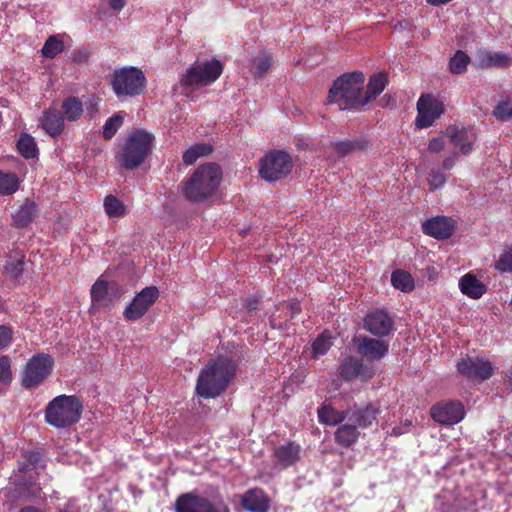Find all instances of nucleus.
<instances>
[{
    "label": "nucleus",
    "instance_id": "nucleus-1",
    "mask_svg": "<svg viewBox=\"0 0 512 512\" xmlns=\"http://www.w3.org/2000/svg\"><path fill=\"white\" fill-rule=\"evenodd\" d=\"M365 77L361 72L345 73L338 77L329 90L327 104H336L340 110H357L367 104L364 96Z\"/></svg>",
    "mask_w": 512,
    "mask_h": 512
},
{
    "label": "nucleus",
    "instance_id": "nucleus-2",
    "mask_svg": "<svg viewBox=\"0 0 512 512\" xmlns=\"http://www.w3.org/2000/svg\"><path fill=\"white\" fill-rule=\"evenodd\" d=\"M235 372L232 360L219 357L210 362L200 373L196 391L203 398H215L228 386Z\"/></svg>",
    "mask_w": 512,
    "mask_h": 512
},
{
    "label": "nucleus",
    "instance_id": "nucleus-3",
    "mask_svg": "<svg viewBox=\"0 0 512 512\" xmlns=\"http://www.w3.org/2000/svg\"><path fill=\"white\" fill-rule=\"evenodd\" d=\"M222 180V171L217 164L199 166L184 182L183 194L191 202H201L211 197Z\"/></svg>",
    "mask_w": 512,
    "mask_h": 512
},
{
    "label": "nucleus",
    "instance_id": "nucleus-4",
    "mask_svg": "<svg viewBox=\"0 0 512 512\" xmlns=\"http://www.w3.org/2000/svg\"><path fill=\"white\" fill-rule=\"evenodd\" d=\"M222 72L223 65L219 60L195 61L180 77L181 93L189 97L195 90L214 83Z\"/></svg>",
    "mask_w": 512,
    "mask_h": 512
},
{
    "label": "nucleus",
    "instance_id": "nucleus-5",
    "mask_svg": "<svg viewBox=\"0 0 512 512\" xmlns=\"http://www.w3.org/2000/svg\"><path fill=\"white\" fill-rule=\"evenodd\" d=\"M82 402L75 395H59L45 409L46 422L58 429L67 428L81 418Z\"/></svg>",
    "mask_w": 512,
    "mask_h": 512
},
{
    "label": "nucleus",
    "instance_id": "nucleus-6",
    "mask_svg": "<svg viewBox=\"0 0 512 512\" xmlns=\"http://www.w3.org/2000/svg\"><path fill=\"white\" fill-rule=\"evenodd\" d=\"M154 136L145 130H135L126 139L117 158L125 169L138 167L151 152Z\"/></svg>",
    "mask_w": 512,
    "mask_h": 512
},
{
    "label": "nucleus",
    "instance_id": "nucleus-7",
    "mask_svg": "<svg viewBox=\"0 0 512 512\" xmlns=\"http://www.w3.org/2000/svg\"><path fill=\"white\" fill-rule=\"evenodd\" d=\"M54 359L47 353L34 354L25 364L21 373V385L25 389L39 387L51 375Z\"/></svg>",
    "mask_w": 512,
    "mask_h": 512
},
{
    "label": "nucleus",
    "instance_id": "nucleus-8",
    "mask_svg": "<svg viewBox=\"0 0 512 512\" xmlns=\"http://www.w3.org/2000/svg\"><path fill=\"white\" fill-rule=\"evenodd\" d=\"M146 85L144 73L133 66L115 70L112 87L118 97L136 96L143 92Z\"/></svg>",
    "mask_w": 512,
    "mask_h": 512
},
{
    "label": "nucleus",
    "instance_id": "nucleus-9",
    "mask_svg": "<svg viewBox=\"0 0 512 512\" xmlns=\"http://www.w3.org/2000/svg\"><path fill=\"white\" fill-rule=\"evenodd\" d=\"M292 167V158L287 152L274 150L260 160L259 173L264 180L273 182L286 177Z\"/></svg>",
    "mask_w": 512,
    "mask_h": 512
},
{
    "label": "nucleus",
    "instance_id": "nucleus-10",
    "mask_svg": "<svg viewBox=\"0 0 512 512\" xmlns=\"http://www.w3.org/2000/svg\"><path fill=\"white\" fill-rule=\"evenodd\" d=\"M175 508L176 512H230L221 499H210L192 492L179 496Z\"/></svg>",
    "mask_w": 512,
    "mask_h": 512
},
{
    "label": "nucleus",
    "instance_id": "nucleus-11",
    "mask_svg": "<svg viewBox=\"0 0 512 512\" xmlns=\"http://www.w3.org/2000/svg\"><path fill=\"white\" fill-rule=\"evenodd\" d=\"M446 136L452 145L454 155H469L477 141L475 128L464 125H449L446 127Z\"/></svg>",
    "mask_w": 512,
    "mask_h": 512
},
{
    "label": "nucleus",
    "instance_id": "nucleus-12",
    "mask_svg": "<svg viewBox=\"0 0 512 512\" xmlns=\"http://www.w3.org/2000/svg\"><path fill=\"white\" fill-rule=\"evenodd\" d=\"M159 297L156 286H148L137 293L125 308L123 315L126 320L136 321L143 317Z\"/></svg>",
    "mask_w": 512,
    "mask_h": 512
},
{
    "label": "nucleus",
    "instance_id": "nucleus-13",
    "mask_svg": "<svg viewBox=\"0 0 512 512\" xmlns=\"http://www.w3.org/2000/svg\"><path fill=\"white\" fill-rule=\"evenodd\" d=\"M443 113L442 101L430 94L422 95L417 101L415 125L420 129L430 127Z\"/></svg>",
    "mask_w": 512,
    "mask_h": 512
},
{
    "label": "nucleus",
    "instance_id": "nucleus-14",
    "mask_svg": "<svg viewBox=\"0 0 512 512\" xmlns=\"http://www.w3.org/2000/svg\"><path fill=\"white\" fill-rule=\"evenodd\" d=\"M122 293L123 289L117 282H107L100 278L91 287L92 307H109Z\"/></svg>",
    "mask_w": 512,
    "mask_h": 512
},
{
    "label": "nucleus",
    "instance_id": "nucleus-15",
    "mask_svg": "<svg viewBox=\"0 0 512 512\" xmlns=\"http://www.w3.org/2000/svg\"><path fill=\"white\" fill-rule=\"evenodd\" d=\"M460 374L471 380L484 381L494 373V367L490 361L483 357H465L458 364Z\"/></svg>",
    "mask_w": 512,
    "mask_h": 512
},
{
    "label": "nucleus",
    "instance_id": "nucleus-16",
    "mask_svg": "<svg viewBox=\"0 0 512 512\" xmlns=\"http://www.w3.org/2000/svg\"><path fill=\"white\" fill-rule=\"evenodd\" d=\"M434 421L443 425H454L465 417V409L459 401L440 402L434 405L430 411Z\"/></svg>",
    "mask_w": 512,
    "mask_h": 512
},
{
    "label": "nucleus",
    "instance_id": "nucleus-17",
    "mask_svg": "<svg viewBox=\"0 0 512 512\" xmlns=\"http://www.w3.org/2000/svg\"><path fill=\"white\" fill-rule=\"evenodd\" d=\"M357 351L368 360H381L389 351V344L386 341L360 336L356 339Z\"/></svg>",
    "mask_w": 512,
    "mask_h": 512
},
{
    "label": "nucleus",
    "instance_id": "nucleus-18",
    "mask_svg": "<svg viewBox=\"0 0 512 512\" xmlns=\"http://www.w3.org/2000/svg\"><path fill=\"white\" fill-rule=\"evenodd\" d=\"M339 374L344 380L359 378L362 381H366L374 376L375 371L373 367L365 364L362 360L350 357L342 362Z\"/></svg>",
    "mask_w": 512,
    "mask_h": 512
},
{
    "label": "nucleus",
    "instance_id": "nucleus-19",
    "mask_svg": "<svg viewBox=\"0 0 512 512\" xmlns=\"http://www.w3.org/2000/svg\"><path fill=\"white\" fill-rule=\"evenodd\" d=\"M380 414L379 407L368 404L365 407L353 406L347 409V420L354 423L358 428L367 429L377 421Z\"/></svg>",
    "mask_w": 512,
    "mask_h": 512
},
{
    "label": "nucleus",
    "instance_id": "nucleus-20",
    "mask_svg": "<svg viewBox=\"0 0 512 512\" xmlns=\"http://www.w3.org/2000/svg\"><path fill=\"white\" fill-rule=\"evenodd\" d=\"M364 326L371 334L383 337L392 331L393 321L385 311L376 310L366 315Z\"/></svg>",
    "mask_w": 512,
    "mask_h": 512
},
{
    "label": "nucleus",
    "instance_id": "nucleus-21",
    "mask_svg": "<svg viewBox=\"0 0 512 512\" xmlns=\"http://www.w3.org/2000/svg\"><path fill=\"white\" fill-rule=\"evenodd\" d=\"M422 231L435 239H447L454 231V221L445 216H437L422 224Z\"/></svg>",
    "mask_w": 512,
    "mask_h": 512
},
{
    "label": "nucleus",
    "instance_id": "nucleus-22",
    "mask_svg": "<svg viewBox=\"0 0 512 512\" xmlns=\"http://www.w3.org/2000/svg\"><path fill=\"white\" fill-rule=\"evenodd\" d=\"M241 504L249 512H268L269 510V498L259 488L246 491L241 497Z\"/></svg>",
    "mask_w": 512,
    "mask_h": 512
},
{
    "label": "nucleus",
    "instance_id": "nucleus-23",
    "mask_svg": "<svg viewBox=\"0 0 512 512\" xmlns=\"http://www.w3.org/2000/svg\"><path fill=\"white\" fill-rule=\"evenodd\" d=\"M511 60L503 52H492L487 49H480L476 53V63L480 68L507 67Z\"/></svg>",
    "mask_w": 512,
    "mask_h": 512
},
{
    "label": "nucleus",
    "instance_id": "nucleus-24",
    "mask_svg": "<svg viewBox=\"0 0 512 512\" xmlns=\"http://www.w3.org/2000/svg\"><path fill=\"white\" fill-rule=\"evenodd\" d=\"M41 128L51 137L59 136L64 130V117L56 109H48L40 118Z\"/></svg>",
    "mask_w": 512,
    "mask_h": 512
},
{
    "label": "nucleus",
    "instance_id": "nucleus-25",
    "mask_svg": "<svg viewBox=\"0 0 512 512\" xmlns=\"http://www.w3.org/2000/svg\"><path fill=\"white\" fill-rule=\"evenodd\" d=\"M300 453V445L295 442H289L275 449L274 457L279 466L286 468L294 465L300 459Z\"/></svg>",
    "mask_w": 512,
    "mask_h": 512
},
{
    "label": "nucleus",
    "instance_id": "nucleus-26",
    "mask_svg": "<svg viewBox=\"0 0 512 512\" xmlns=\"http://www.w3.org/2000/svg\"><path fill=\"white\" fill-rule=\"evenodd\" d=\"M2 273L11 280L18 279L24 269V255L21 252H14L4 257L0 265Z\"/></svg>",
    "mask_w": 512,
    "mask_h": 512
},
{
    "label": "nucleus",
    "instance_id": "nucleus-27",
    "mask_svg": "<svg viewBox=\"0 0 512 512\" xmlns=\"http://www.w3.org/2000/svg\"><path fill=\"white\" fill-rule=\"evenodd\" d=\"M460 291L469 298L479 299L486 292V286L475 275L467 273L459 280Z\"/></svg>",
    "mask_w": 512,
    "mask_h": 512
},
{
    "label": "nucleus",
    "instance_id": "nucleus-28",
    "mask_svg": "<svg viewBox=\"0 0 512 512\" xmlns=\"http://www.w3.org/2000/svg\"><path fill=\"white\" fill-rule=\"evenodd\" d=\"M359 435L358 427L347 420L346 423L341 424L337 428L335 432V439L339 445L348 447L357 441Z\"/></svg>",
    "mask_w": 512,
    "mask_h": 512
},
{
    "label": "nucleus",
    "instance_id": "nucleus-29",
    "mask_svg": "<svg viewBox=\"0 0 512 512\" xmlns=\"http://www.w3.org/2000/svg\"><path fill=\"white\" fill-rule=\"evenodd\" d=\"M318 418L322 424L335 426L347 420V410L339 411L330 404H324L318 409Z\"/></svg>",
    "mask_w": 512,
    "mask_h": 512
},
{
    "label": "nucleus",
    "instance_id": "nucleus-30",
    "mask_svg": "<svg viewBox=\"0 0 512 512\" xmlns=\"http://www.w3.org/2000/svg\"><path fill=\"white\" fill-rule=\"evenodd\" d=\"M387 85V76L385 73H377L370 77L367 89L364 90V96L367 99V104L379 96Z\"/></svg>",
    "mask_w": 512,
    "mask_h": 512
},
{
    "label": "nucleus",
    "instance_id": "nucleus-31",
    "mask_svg": "<svg viewBox=\"0 0 512 512\" xmlns=\"http://www.w3.org/2000/svg\"><path fill=\"white\" fill-rule=\"evenodd\" d=\"M83 114V104L77 97H68L62 103V115L68 121H77Z\"/></svg>",
    "mask_w": 512,
    "mask_h": 512
},
{
    "label": "nucleus",
    "instance_id": "nucleus-32",
    "mask_svg": "<svg viewBox=\"0 0 512 512\" xmlns=\"http://www.w3.org/2000/svg\"><path fill=\"white\" fill-rule=\"evenodd\" d=\"M212 152V146L206 143H199L189 147L182 156L185 165H193L200 157L207 156Z\"/></svg>",
    "mask_w": 512,
    "mask_h": 512
},
{
    "label": "nucleus",
    "instance_id": "nucleus-33",
    "mask_svg": "<svg viewBox=\"0 0 512 512\" xmlns=\"http://www.w3.org/2000/svg\"><path fill=\"white\" fill-rule=\"evenodd\" d=\"M19 186L20 179L15 173L0 170V195H12L19 189Z\"/></svg>",
    "mask_w": 512,
    "mask_h": 512
},
{
    "label": "nucleus",
    "instance_id": "nucleus-34",
    "mask_svg": "<svg viewBox=\"0 0 512 512\" xmlns=\"http://www.w3.org/2000/svg\"><path fill=\"white\" fill-rule=\"evenodd\" d=\"M36 206L32 202L24 203L13 215V224L16 227L27 226L35 216Z\"/></svg>",
    "mask_w": 512,
    "mask_h": 512
},
{
    "label": "nucleus",
    "instance_id": "nucleus-35",
    "mask_svg": "<svg viewBox=\"0 0 512 512\" xmlns=\"http://www.w3.org/2000/svg\"><path fill=\"white\" fill-rule=\"evenodd\" d=\"M391 283L395 289L402 292H410L414 289V279L406 271L398 269L391 275Z\"/></svg>",
    "mask_w": 512,
    "mask_h": 512
},
{
    "label": "nucleus",
    "instance_id": "nucleus-36",
    "mask_svg": "<svg viewBox=\"0 0 512 512\" xmlns=\"http://www.w3.org/2000/svg\"><path fill=\"white\" fill-rule=\"evenodd\" d=\"M64 35L50 36L41 49V54L45 58H54L64 50Z\"/></svg>",
    "mask_w": 512,
    "mask_h": 512
},
{
    "label": "nucleus",
    "instance_id": "nucleus-37",
    "mask_svg": "<svg viewBox=\"0 0 512 512\" xmlns=\"http://www.w3.org/2000/svg\"><path fill=\"white\" fill-rule=\"evenodd\" d=\"M104 210L110 218L123 217L127 210L124 203L114 195H108L104 199Z\"/></svg>",
    "mask_w": 512,
    "mask_h": 512
},
{
    "label": "nucleus",
    "instance_id": "nucleus-38",
    "mask_svg": "<svg viewBox=\"0 0 512 512\" xmlns=\"http://www.w3.org/2000/svg\"><path fill=\"white\" fill-rule=\"evenodd\" d=\"M17 149L26 159L35 158L38 152L34 138L26 133L20 135L17 142Z\"/></svg>",
    "mask_w": 512,
    "mask_h": 512
},
{
    "label": "nucleus",
    "instance_id": "nucleus-39",
    "mask_svg": "<svg viewBox=\"0 0 512 512\" xmlns=\"http://www.w3.org/2000/svg\"><path fill=\"white\" fill-rule=\"evenodd\" d=\"M367 144V141L361 139L339 141L334 143V150L339 156H346L355 150L364 149Z\"/></svg>",
    "mask_w": 512,
    "mask_h": 512
},
{
    "label": "nucleus",
    "instance_id": "nucleus-40",
    "mask_svg": "<svg viewBox=\"0 0 512 512\" xmlns=\"http://www.w3.org/2000/svg\"><path fill=\"white\" fill-rule=\"evenodd\" d=\"M332 334L329 331L321 333L312 344V352L314 356H320L327 353L332 346Z\"/></svg>",
    "mask_w": 512,
    "mask_h": 512
},
{
    "label": "nucleus",
    "instance_id": "nucleus-41",
    "mask_svg": "<svg viewBox=\"0 0 512 512\" xmlns=\"http://www.w3.org/2000/svg\"><path fill=\"white\" fill-rule=\"evenodd\" d=\"M470 57L463 51H457L450 59L449 68L453 74H462L467 70Z\"/></svg>",
    "mask_w": 512,
    "mask_h": 512
},
{
    "label": "nucleus",
    "instance_id": "nucleus-42",
    "mask_svg": "<svg viewBox=\"0 0 512 512\" xmlns=\"http://www.w3.org/2000/svg\"><path fill=\"white\" fill-rule=\"evenodd\" d=\"M272 65V58L269 54L261 52L253 60V72L258 77H263Z\"/></svg>",
    "mask_w": 512,
    "mask_h": 512
},
{
    "label": "nucleus",
    "instance_id": "nucleus-43",
    "mask_svg": "<svg viewBox=\"0 0 512 512\" xmlns=\"http://www.w3.org/2000/svg\"><path fill=\"white\" fill-rule=\"evenodd\" d=\"M12 380V360L8 355H0V383L8 386Z\"/></svg>",
    "mask_w": 512,
    "mask_h": 512
},
{
    "label": "nucleus",
    "instance_id": "nucleus-44",
    "mask_svg": "<svg viewBox=\"0 0 512 512\" xmlns=\"http://www.w3.org/2000/svg\"><path fill=\"white\" fill-rule=\"evenodd\" d=\"M123 123V117L120 114H116L113 117H110L104 125L103 128V136L106 139H111L117 130L121 127Z\"/></svg>",
    "mask_w": 512,
    "mask_h": 512
},
{
    "label": "nucleus",
    "instance_id": "nucleus-45",
    "mask_svg": "<svg viewBox=\"0 0 512 512\" xmlns=\"http://www.w3.org/2000/svg\"><path fill=\"white\" fill-rule=\"evenodd\" d=\"M448 138L446 136V129L442 131L438 136L433 137L429 140L427 150L430 153L438 154L444 150Z\"/></svg>",
    "mask_w": 512,
    "mask_h": 512
},
{
    "label": "nucleus",
    "instance_id": "nucleus-46",
    "mask_svg": "<svg viewBox=\"0 0 512 512\" xmlns=\"http://www.w3.org/2000/svg\"><path fill=\"white\" fill-rule=\"evenodd\" d=\"M494 115L501 121H506L512 118V102L502 101L494 109Z\"/></svg>",
    "mask_w": 512,
    "mask_h": 512
},
{
    "label": "nucleus",
    "instance_id": "nucleus-47",
    "mask_svg": "<svg viewBox=\"0 0 512 512\" xmlns=\"http://www.w3.org/2000/svg\"><path fill=\"white\" fill-rule=\"evenodd\" d=\"M496 268L501 272H512V248L504 251L500 256Z\"/></svg>",
    "mask_w": 512,
    "mask_h": 512
},
{
    "label": "nucleus",
    "instance_id": "nucleus-48",
    "mask_svg": "<svg viewBox=\"0 0 512 512\" xmlns=\"http://www.w3.org/2000/svg\"><path fill=\"white\" fill-rule=\"evenodd\" d=\"M14 331L11 327L0 325V351L7 349L13 341Z\"/></svg>",
    "mask_w": 512,
    "mask_h": 512
},
{
    "label": "nucleus",
    "instance_id": "nucleus-49",
    "mask_svg": "<svg viewBox=\"0 0 512 512\" xmlns=\"http://www.w3.org/2000/svg\"><path fill=\"white\" fill-rule=\"evenodd\" d=\"M446 182L445 175L440 171H432L428 177V183L432 189H439Z\"/></svg>",
    "mask_w": 512,
    "mask_h": 512
},
{
    "label": "nucleus",
    "instance_id": "nucleus-50",
    "mask_svg": "<svg viewBox=\"0 0 512 512\" xmlns=\"http://www.w3.org/2000/svg\"><path fill=\"white\" fill-rule=\"evenodd\" d=\"M40 460L39 453L32 452L26 456V461L19 464L20 471H28L31 469V466H35Z\"/></svg>",
    "mask_w": 512,
    "mask_h": 512
},
{
    "label": "nucleus",
    "instance_id": "nucleus-51",
    "mask_svg": "<svg viewBox=\"0 0 512 512\" xmlns=\"http://www.w3.org/2000/svg\"><path fill=\"white\" fill-rule=\"evenodd\" d=\"M457 155H454V152L452 151V155L450 156H447L443 162H442V167L445 169V170H450L453 168V166L455 165V157Z\"/></svg>",
    "mask_w": 512,
    "mask_h": 512
},
{
    "label": "nucleus",
    "instance_id": "nucleus-52",
    "mask_svg": "<svg viewBox=\"0 0 512 512\" xmlns=\"http://www.w3.org/2000/svg\"><path fill=\"white\" fill-rule=\"evenodd\" d=\"M410 425H411V422L406 421L404 423L403 427H394L391 431V435L399 436L403 433L408 432Z\"/></svg>",
    "mask_w": 512,
    "mask_h": 512
},
{
    "label": "nucleus",
    "instance_id": "nucleus-53",
    "mask_svg": "<svg viewBox=\"0 0 512 512\" xmlns=\"http://www.w3.org/2000/svg\"><path fill=\"white\" fill-rule=\"evenodd\" d=\"M109 6L115 11H120L124 8L126 0H108Z\"/></svg>",
    "mask_w": 512,
    "mask_h": 512
},
{
    "label": "nucleus",
    "instance_id": "nucleus-54",
    "mask_svg": "<svg viewBox=\"0 0 512 512\" xmlns=\"http://www.w3.org/2000/svg\"><path fill=\"white\" fill-rule=\"evenodd\" d=\"M296 146L298 149L300 150H306V149H309L310 147V143L308 140L306 139H303V138H299L297 139L296 141Z\"/></svg>",
    "mask_w": 512,
    "mask_h": 512
},
{
    "label": "nucleus",
    "instance_id": "nucleus-55",
    "mask_svg": "<svg viewBox=\"0 0 512 512\" xmlns=\"http://www.w3.org/2000/svg\"><path fill=\"white\" fill-rule=\"evenodd\" d=\"M19 512H43L41 509H38L36 507L28 506L20 509Z\"/></svg>",
    "mask_w": 512,
    "mask_h": 512
},
{
    "label": "nucleus",
    "instance_id": "nucleus-56",
    "mask_svg": "<svg viewBox=\"0 0 512 512\" xmlns=\"http://www.w3.org/2000/svg\"><path fill=\"white\" fill-rule=\"evenodd\" d=\"M290 309H291V317H294L300 310L299 308V305L298 304H291L290 305Z\"/></svg>",
    "mask_w": 512,
    "mask_h": 512
},
{
    "label": "nucleus",
    "instance_id": "nucleus-57",
    "mask_svg": "<svg viewBox=\"0 0 512 512\" xmlns=\"http://www.w3.org/2000/svg\"><path fill=\"white\" fill-rule=\"evenodd\" d=\"M88 110V114L90 116V118L93 117V114L97 112V107H96V104H90V106L87 108Z\"/></svg>",
    "mask_w": 512,
    "mask_h": 512
},
{
    "label": "nucleus",
    "instance_id": "nucleus-58",
    "mask_svg": "<svg viewBox=\"0 0 512 512\" xmlns=\"http://www.w3.org/2000/svg\"><path fill=\"white\" fill-rule=\"evenodd\" d=\"M59 512H76L73 504H69L67 508L60 509Z\"/></svg>",
    "mask_w": 512,
    "mask_h": 512
},
{
    "label": "nucleus",
    "instance_id": "nucleus-59",
    "mask_svg": "<svg viewBox=\"0 0 512 512\" xmlns=\"http://www.w3.org/2000/svg\"><path fill=\"white\" fill-rule=\"evenodd\" d=\"M271 324H272L273 327L276 326L273 320H271Z\"/></svg>",
    "mask_w": 512,
    "mask_h": 512
}]
</instances>
